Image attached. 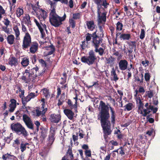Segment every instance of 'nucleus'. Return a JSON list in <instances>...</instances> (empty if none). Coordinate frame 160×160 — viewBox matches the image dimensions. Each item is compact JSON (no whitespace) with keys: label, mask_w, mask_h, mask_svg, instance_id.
I'll use <instances>...</instances> for the list:
<instances>
[{"label":"nucleus","mask_w":160,"mask_h":160,"mask_svg":"<svg viewBox=\"0 0 160 160\" xmlns=\"http://www.w3.org/2000/svg\"><path fill=\"white\" fill-rule=\"evenodd\" d=\"M99 108L100 110L98 118L100 120L105 141L107 143L108 136L112 132L111 124L113 127L114 126L116 115L114 108L109 104L106 105L102 101L100 102Z\"/></svg>","instance_id":"obj_1"},{"label":"nucleus","mask_w":160,"mask_h":160,"mask_svg":"<svg viewBox=\"0 0 160 160\" xmlns=\"http://www.w3.org/2000/svg\"><path fill=\"white\" fill-rule=\"evenodd\" d=\"M11 127L12 130L18 135L24 137L28 136V132L20 123H13L11 125Z\"/></svg>","instance_id":"obj_2"},{"label":"nucleus","mask_w":160,"mask_h":160,"mask_svg":"<svg viewBox=\"0 0 160 160\" xmlns=\"http://www.w3.org/2000/svg\"><path fill=\"white\" fill-rule=\"evenodd\" d=\"M88 56H82L81 58V61L83 63L87 64L89 65L93 64L97 59L95 52L92 50H90L88 52Z\"/></svg>","instance_id":"obj_3"},{"label":"nucleus","mask_w":160,"mask_h":160,"mask_svg":"<svg viewBox=\"0 0 160 160\" xmlns=\"http://www.w3.org/2000/svg\"><path fill=\"white\" fill-rule=\"evenodd\" d=\"M66 17L65 13L62 17H60L58 15L53 16L52 17L49 18V21L52 26L55 27H58L62 24V22L65 20Z\"/></svg>","instance_id":"obj_4"},{"label":"nucleus","mask_w":160,"mask_h":160,"mask_svg":"<svg viewBox=\"0 0 160 160\" xmlns=\"http://www.w3.org/2000/svg\"><path fill=\"white\" fill-rule=\"evenodd\" d=\"M103 40H94L93 41V44L92 47L95 48L94 52L98 53L100 56L103 55L104 52V49L102 47L99 48L101 45L102 46L103 44Z\"/></svg>","instance_id":"obj_5"},{"label":"nucleus","mask_w":160,"mask_h":160,"mask_svg":"<svg viewBox=\"0 0 160 160\" xmlns=\"http://www.w3.org/2000/svg\"><path fill=\"white\" fill-rule=\"evenodd\" d=\"M32 43L31 35L28 32H26L23 38L22 45V48L24 50L28 49L31 45Z\"/></svg>","instance_id":"obj_6"},{"label":"nucleus","mask_w":160,"mask_h":160,"mask_svg":"<svg viewBox=\"0 0 160 160\" xmlns=\"http://www.w3.org/2000/svg\"><path fill=\"white\" fill-rule=\"evenodd\" d=\"M22 75L21 79L26 83L30 82L31 80V78H33V77L29 70L25 69L24 71L22 72Z\"/></svg>","instance_id":"obj_7"},{"label":"nucleus","mask_w":160,"mask_h":160,"mask_svg":"<svg viewBox=\"0 0 160 160\" xmlns=\"http://www.w3.org/2000/svg\"><path fill=\"white\" fill-rule=\"evenodd\" d=\"M38 93V91H36V93L30 92L28 94L26 97L24 96L22 100V103L23 105L25 106L26 105V103L30 101L31 99L34 98L36 97L38 95V94H37Z\"/></svg>","instance_id":"obj_8"},{"label":"nucleus","mask_w":160,"mask_h":160,"mask_svg":"<svg viewBox=\"0 0 160 160\" xmlns=\"http://www.w3.org/2000/svg\"><path fill=\"white\" fill-rule=\"evenodd\" d=\"M158 108H154L153 106L151 105L150 103L148 107H146V108L143 109V114H142L144 117H146L147 115L150 113L151 111H152L153 113H155L158 111Z\"/></svg>","instance_id":"obj_9"},{"label":"nucleus","mask_w":160,"mask_h":160,"mask_svg":"<svg viewBox=\"0 0 160 160\" xmlns=\"http://www.w3.org/2000/svg\"><path fill=\"white\" fill-rule=\"evenodd\" d=\"M49 134L48 136V145L51 146L54 142L55 138L54 136L55 134V128L54 127H51L50 129Z\"/></svg>","instance_id":"obj_10"},{"label":"nucleus","mask_w":160,"mask_h":160,"mask_svg":"<svg viewBox=\"0 0 160 160\" xmlns=\"http://www.w3.org/2000/svg\"><path fill=\"white\" fill-rule=\"evenodd\" d=\"M98 14V21L99 23H102L103 22L104 23L106 21V15L107 12L106 11L101 13V12L97 13Z\"/></svg>","instance_id":"obj_11"},{"label":"nucleus","mask_w":160,"mask_h":160,"mask_svg":"<svg viewBox=\"0 0 160 160\" xmlns=\"http://www.w3.org/2000/svg\"><path fill=\"white\" fill-rule=\"evenodd\" d=\"M117 37L118 36L121 40H128L131 38V35L129 33H121L116 32Z\"/></svg>","instance_id":"obj_12"},{"label":"nucleus","mask_w":160,"mask_h":160,"mask_svg":"<svg viewBox=\"0 0 160 160\" xmlns=\"http://www.w3.org/2000/svg\"><path fill=\"white\" fill-rule=\"evenodd\" d=\"M99 32L97 34H96L95 36L93 38V40H103L104 37L103 30L102 27V26H99Z\"/></svg>","instance_id":"obj_13"},{"label":"nucleus","mask_w":160,"mask_h":160,"mask_svg":"<svg viewBox=\"0 0 160 160\" xmlns=\"http://www.w3.org/2000/svg\"><path fill=\"white\" fill-rule=\"evenodd\" d=\"M128 65V62L125 59L121 60L118 63L119 68L122 71H124L127 69Z\"/></svg>","instance_id":"obj_14"},{"label":"nucleus","mask_w":160,"mask_h":160,"mask_svg":"<svg viewBox=\"0 0 160 160\" xmlns=\"http://www.w3.org/2000/svg\"><path fill=\"white\" fill-rule=\"evenodd\" d=\"M69 109H65L63 110V112L64 114L68 118L72 120L73 118L74 113L71 110Z\"/></svg>","instance_id":"obj_15"},{"label":"nucleus","mask_w":160,"mask_h":160,"mask_svg":"<svg viewBox=\"0 0 160 160\" xmlns=\"http://www.w3.org/2000/svg\"><path fill=\"white\" fill-rule=\"evenodd\" d=\"M38 44L36 42H32L30 45L29 48V51L32 54L35 53L38 50Z\"/></svg>","instance_id":"obj_16"},{"label":"nucleus","mask_w":160,"mask_h":160,"mask_svg":"<svg viewBox=\"0 0 160 160\" xmlns=\"http://www.w3.org/2000/svg\"><path fill=\"white\" fill-rule=\"evenodd\" d=\"M61 116L59 114H51L50 118L51 121L52 122L58 123L61 120Z\"/></svg>","instance_id":"obj_17"},{"label":"nucleus","mask_w":160,"mask_h":160,"mask_svg":"<svg viewBox=\"0 0 160 160\" xmlns=\"http://www.w3.org/2000/svg\"><path fill=\"white\" fill-rule=\"evenodd\" d=\"M16 87L18 89L16 91V93L18 94L19 92H21V93L19 95V97L21 98L22 100L23 97H24L25 92L24 90H22V86L21 84H17L16 85Z\"/></svg>","instance_id":"obj_18"},{"label":"nucleus","mask_w":160,"mask_h":160,"mask_svg":"<svg viewBox=\"0 0 160 160\" xmlns=\"http://www.w3.org/2000/svg\"><path fill=\"white\" fill-rule=\"evenodd\" d=\"M33 78L37 77L41 75L40 72H39V68L38 67L36 66L35 67H34L32 69L31 71H30Z\"/></svg>","instance_id":"obj_19"},{"label":"nucleus","mask_w":160,"mask_h":160,"mask_svg":"<svg viewBox=\"0 0 160 160\" xmlns=\"http://www.w3.org/2000/svg\"><path fill=\"white\" fill-rule=\"evenodd\" d=\"M11 103L9 105L10 109L9 111L10 112H12L14 111L15 108H16L17 106L16 101L14 99H12L10 101Z\"/></svg>","instance_id":"obj_20"},{"label":"nucleus","mask_w":160,"mask_h":160,"mask_svg":"<svg viewBox=\"0 0 160 160\" xmlns=\"http://www.w3.org/2000/svg\"><path fill=\"white\" fill-rule=\"evenodd\" d=\"M8 60V64L11 67L13 66H16L18 64V59L15 57H11L9 58Z\"/></svg>","instance_id":"obj_21"},{"label":"nucleus","mask_w":160,"mask_h":160,"mask_svg":"<svg viewBox=\"0 0 160 160\" xmlns=\"http://www.w3.org/2000/svg\"><path fill=\"white\" fill-rule=\"evenodd\" d=\"M2 158L5 160H18L16 157L8 154L3 155Z\"/></svg>","instance_id":"obj_22"},{"label":"nucleus","mask_w":160,"mask_h":160,"mask_svg":"<svg viewBox=\"0 0 160 160\" xmlns=\"http://www.w3.org/2000/svg\"><path fill=\"white\" fill-rule=\"evenodd\" d=\"M95 35H96V32H94L92 34H91L89 32H88L86 37V40L87 42L90 41L92 37V40L91 41L92 45V46H93V41L94 40L93 39V38L95 36Z\"/></svg>","instance_id":"obj_23"},{"label":"nucleus","mask_w":160,"mask_h":160,"mask_svg":"<svg viewBox=\"0 0 160 160\" xmlns=\"http://www.w3.org/2000/svg\"><path fill=\"white\" fill-rule=\"evenodd\" d=\"M88 29L90 30H92L95 28V25L93 20L87 21L86 22Z\"/></svg>","instance_id":"obj_24"},{"label":"nucleus","mask_w":160,"mask_h":160,"mask_svg":"<svg viewBox=\"0 0 160 160\" xmlns=\"http://www.w3.org/2000/svg\"><path fill=\"white\" fill-rule=\"evenodd\" d=\"M67 103L68 107L70 108L71 109H72L74 108L76 112H78L77 105H76V106H75V103L74 104H73L72 102L70 99H68L67 101Z\"/></svg>","instance_id":"obj_25"},{"label":"nucleus","mask_w":160,"mask_h":160,"mask_svg":"<svg viewBox=\"0 0 160 160\" xmlns=\"http://www.w3.org/2000/svg\"><path fill=\"white\" fill-rule=\"evenodd\" d=\"M29 61L28 57H25L22 58L21 63L23 67H26L29 64Z\"/></svg>","instance_id":"obj_26"},{"label":"nucleus","mask_w":160,"mask_h":160,"mask_svg":"<svg viewBox=\"0 0 160 160\" xmlns=\"http://www.w3.org/2000/svg\"><path fill=\"white\" fill-rule=\"evenodd\" d=\"M14 39L15 37L14 35L12 34L8 35L7 38V42L10 45H12L13 44Z\"/></svg>","instance_id":"obj_27"},{"label":"nucleus","mask_w":160,"mask_h":160,"mask_svg":"<svg viewBox=\"0 0 160 160\" xmlns=\"http://www.w3.org/2000/svg\"><path fill=\"white\" fill-rule=\"evenodd\" d=\"M95 3L97 5V12L98 13V12H101V11H102V10L103 11H105V9L104 8L102 7V4H100V2L102 1H95Z\"/></svg>","instance_id":"obj_28"},{"label":"nucleus","mask_w":160,"mask_h":160,"mask_svg":"<svg viewBox=\"0 0 160 160\" xmlns=\"http://www.w3.org/2000/svg\"><path fill=\"white\" fill-rule=\"evenodd\" d=\"M111 75L113 76V80L115 82H116L119 79L116 74V71L114 70V68L112 69L111 72Z\"/></svg>","instance_id":"obj_29"},{"label":"nucleus","mask_w":160,"mask_h":160,"mask_svg":"<svg viewBox=\"0 0 160 160\" xmlns=\"http://www.w3.org/2000/svg\"><path fill=\"white\" fill-rule=\"evenodd\" d=\"M143 80V76L142 73L140 74L138 76H137L135 78V81L140 82V83H142Z\"/></svg>","instance_id":"obj_30"},{"label":"nucleus","mask_w":160,"mask_h":160,"mask_svg":"<svg viewBox=\"0 0 160 160\" xmlns=\"http://www.w3.org/2000/svg\"><path fill=\"white\" fill-rule=\"evenodd\" d=\"M48 48H50L51 50L48 52L46 55V56L50 55L52 54L55 51V48L54 46L52 44L51 45L48 47Z\"/></svg>","instance_id":"obj_31"},{"label":"nucleus","mask_w":160,"mask_h":160,"mask_svg":"<svg viewBox=\"0 0 160 160\" xmlns=\"http://www.w3.org/2000/svg\"><path fill=\"white\" fill-rule=\"evenodd\" d=\"M22 142L20 146V149L22 152H23L26 149V146L27 145H29V143L27 142L23 143Z\"/></svg>","instance_id":"obj_32"},{"label":"nucleus","mask_w":160,"mask_h":160,"mask_svg":"<svg viewBox=\"0 0 160 160\" xmlns=\"http://www.w3.org/2000/svg\"><path fill=\"white\" fill-rule=\"evenodd\" d=\"M65 98V96L63 93V94H62L60 99L58 100V102L57 104V105L58 106H60L62 105L63 102H64V98Z\"/></svg>","instance_id":"obj_33"},{"label":"nucleus","mask_w":160,"mask_h":160,"mask_svg":"<svg viewBox=\"0 0 160 160\" xmlns=\"http://www.w3.org/2000/svg\"><path fill=\"white\" fill-rule=\"evenodd\" d=\"M39 11L40 12V15L41 17L43 18V20H45L47 17V12L44 10L42 9H39Z\"/></svg>","instance_id":"obj_34"},{"label":"nucleus","mask_w":160,"mask_h":160,"mask_svg":"<svg viewBox=\"0 0 160 160\" xmlns=\"http://www.w3.org/2000/svg\"><path fill=\"white\" fill-rule=\"evenodd\" d=\"M58 1H48V3L50 5L51 8L52 9H55L57 5V3Z\"/></svg>","instance_id":"obj_35"},{"label":"nucleus","mask_w":160,"mask_h":160,"mask_svg":"<svg viewBox=\"0 0 160 160\" xmlns=\"http://www.w3.org/2000/svg\"><path fill=\"white\" fill-rule=\"evenodd\" d=\"M123 25L120 22H118L116 24V32L122 30Z\"/></svg>","instance_id":"obj_36"},{"label":"nucleus","mask_w":160,"mask_h":160,"mask_svg":"<svg viewBox=\"0 0 160 160\" xmlns=\"http://www.w3.org/2000/svg\"><path fill=\"white\" fill-rule=\"evenodd\" d=\"M143 104L142 102L141 101H140L139 104L138 106V112L141 114H143Z\"/></svg>","instance_id":"obj_37"},{"label":"nucleus","mask_w":160,"mask_h":160,"mask_svg":"<svg viewBox=\"0 0 160 160\" xmlns=\"http://www.w3.org/2000/svg\"><path fill=\"white\" fill-rule=\"evenodd\" d=\"M22 119L25 124L31 121L30 118L26 114H24L22 116Z\"/></svg>","instance_id":"obj_38"},{"label":"nucleus","mask_w":160,"mask_h":160,"mask_svg":"<svg viewBox=\"0 0 160 160\" xmlns=\"http://www.w3.org/2000/svg\"><path fill=\"white\" fill-rule=\"evenodd\" d=\"M133 107V104L131 103H128L124 106L125 109H126L128 111H130L132 110Z\"/></svg>","instance_id":"obj_39"},{"label":"nucleus","mask_w":160,"mask_h":160,"mask_svg":"<svg viewBox=\"0 0 160 160\" xmlns=\"http://www.w3.org/2000/svg\"><path fill=\"white\" fill-rule=\"evenodd\" d=\"M13 30L15 33V36L17 38L19 37L20 35V33L19 31V28L17 25L15 26L13 28Z\"/></svg>","instance_id":"obj_40"},{"label":"nucleus","mask_w":160,"mask_h":160,"mask_svg":"<svg viewBox=\"0 0 160 160\" xmlns=\"http://www.w3.org/2000/svg\"><path fill=\"white\" fill-rule=\"evenodd\" d=\"M115 58L113 57L112 56H111L109 58H106V60L107 61V63L108 64H113V62L115 61Z\"/></svg>","instance_id":"obj_41"},{"label":"nucleus","mask_w":160,"mask_h":160,"mask_svg":"<svg viewBox=\"0 0 160 160\" xmlns=\"http://www.w3.org/2000/svg\"><path fill=\"white\" fill-rule=\"evenodd\" d=\"M128 43L130 49L133 50L134 48H135V49L136 46L135 41H131Z\"/></svg>","instance_id":"obj_42"},{"label":"nucleus","mask_w":160,"mask_h":160,"mask_svg":"<svg viewBox=\"0 0 160 160\" xmlns=\"http://www.w3.org/2000/svg\"><path fill=\"white\" fill-rule=\"evenodd\" d=\"M23 9L20 8H18L17 10V16L18 17H20L23 14Z\"/></svg>","instance_id":"obj_43"},{"label":"nucleus","mask_w":160,"mask_h":160,"mask_svg":"<svg viewBox=\"0 0 160 160\" xmlns=\"http://www.w3.org/2000/svg\"><path fill=\"white\" fill-rule=\"evenodd\" d=\"M69 23L71 27L74 28L76 26V23L75 21L72 18L70 19L69 21Z\"/></svg>","instance_id":"obj_44"},{"label":"nucleus","mask_w":160,"mask_h":160,"mask_svg":"<svg viewBox=\"0 0 160 160\" xmlns=\"http://www.w3.org/2000/svg\"><path fill=\"white\" fill-rule=\"evenodd\" d=\"M81 16L80 13H75L73 14V19H79Z\"/></svg>","instance_id":"obj_45"},{"label":"nucleus","mask_w":160,"mask_h":160,"mask_svg":"<svg viewBox=\"0 0 160 160\" xmlns=\"http://www.w3.org/2000/svg\"><path fill=\"white\" fill-rule=\"evenodd\" d=\"M42 90L43 93V94L45 97L47 98L48 96H50L49 90L48 89L46 88H44Z\"/></svg>","instance_id":"obj_46"},{"label":"nucleus","mask_w":160,"mask_h":160,"mask_svg":"<svg viewBox=\"0 0 160 160\" xmlns=\"http://www.w3.org/2000/svg\"><path fill=\"white\" fill-rule=\"evenodd\" d=\"M30 19V18L29 15L28 14L26 15L24 19V21L26 24H30L31 22Z\"/></svg>","instance_id":"obj_47"},{"label":"nucleus","mask_w":160,"mask_h":160,"mask_svg":"<svg viewBox=\"0 0 160 160\" xmlns=\"http://www.w3.org/2000/svg\"><path fill=\"white\" fill-rule=\"evenodd\" d=\"M28 128L31 129H33V124L31 121H30L25 124Z\"/></svg>","instance_id":"obj_48"},{"label":"nucleus","mask_w":160,"mask_h":160,"mask_svg":"<svg viewBox=\"0 0 160 160\" xmlns=\"http://www.w3.org/2000/svg\"><path fill=\"white\" fill-rule=\"evenodd\" d=\"M67 153L70 156L71 160H72L73 159V156L72 153V151L71 149L69 148L68 150Z\"/></svg>","instance_id":"obj_49"},{"label":"nucleus","mask_w":160,"mask_h":160,"mask_svg":"<svg viewBox=\"0 0 160 160\" xmlns=\"http://www.w3.org/2000/svg\"><path fill=\"white\" fill-rule=\"evenodd\" d=\"M8 26H3L2 27V30L4 31L6 33L9 34L10 33L9 28H8Z\"/></svg>","instance_id":"obj_50"},{"label":"nucleus","mask_w":160,"mask_h":160,"mask_svg":"<svg viewBox=\"0 0 160 160\" xmlns=\"http://www.w3.org/2000/svg\"><path fill=\"white\" fill-rule=\"evenodd\" d=\"M147 95L149 98H151L153 96V92L152 90L148 91L146 92Z\"/></svg>","instance_id":"obj_51"},{"label":"nucleus","mask_w":160,"mask_h":160,"mask_svg":"<svg viewBox=\"0 0 160 160\" xmlns=\"http://www.w3.org/2000/svg\"><path fill=\"white\" fill-rule=\"evenodd\" d=\"M150 74L149 72L146 73L144 75L145 80L147 81H149L150 78Z\"/></svg>","instance_id":"obj_52"},{"label":"nucleus","mask_w":160,"mask_h":160,"mask_svg":"<svg viewBox=\"0 0 160 160\" xmlns=\"http://www.w3.org/2000/svg\"><path fill=\"white\" fill-rule=\"evenodd\" d=\"M58 15L56 13L55 9H52L50 13L49 18L52 17V16H56Z\"/></svg>","instance_id":"obj_53"},{"label":"nucleus","mask_w":160,"mask_h":160,"mask_svg":"<svg viewBox=\"0 0 160 160\" xmlns=\"http://www.w3.org/2000/svg\"><path fill=\"white\" fill-rule=\"evenodd\" d=\"M4 20L5 21H3L4 24L6 26H8L10 23V21L7 18H4Z\"/></svg>","instance_id":"obj_54"},{"label":"nucleus","mask_w":160,"mask_h":160,"mask_svg":"<svg viewBox=\"0 0 160 160\" xmlns=\"http://www.w3.org/2000/svg\"><path fill=\"white\" fill-rule=\"evenodd\" d=\"M85 155L86 156L90 157L91 156V152L90 150H86L85 153Z\"/></svg>","instance_id":"obj_55"},{"label":"nucleus","mask_w":160,"mask_h":160,"mask_svg":"<svg viewBox=\"0 0 160 160\" xmlns=\"http://www.w3.org/2000/svg\"><path fill=\"white\" fill-rule=\"evenodd\" d=\"M145 31L144 29H142L141 30L140 38L141 39H143L145 37Z\"/></svg>","instance_id":"obj_56"},{"label":"nucleus","mask_w":160,"mask_h":160,"mask_svg":"<svg viewBox=\"0 0 160 160\" xmlns=\"http://www.w3.org/2000/svg\"><path fill=\"white\" fill-rule=\"evenodd\" d=\"M109 30L111 32V35L112 37L114 36V33L115 31V28L113 26H110L109 27Z\"/></svg>","instance_id":"obj_57"},{"label":"nucleus","mask_w":160,"mask_h":160,"mask_svg":"<svg viewBox=\"0 0 160 160\" xmlns=\"http://www.w3.org/2000/svg\"><path fill=\"white\" fill-rule=\"evenodd\" d=\"M42 107L41 108H42V109H44L42 111V114L44 115V114L47 111V108H46L44 109V107H45V103H42Z\"/></svg>","instance_id":"obj_58"},{"label":"nucleus","mask_w":160,"mask_h":160,"mask_svg":"<svg viewBox=\"0 0 160 160\" xmlns=\"http://www.w3.org/2000/svg\"><path fill=\"white\" fill-rule=\"evenodd\" d=\"M111 143L112 145L114 146H117L118 145V143L116 141H114L113 140H112L110 141V142H109V145Z\"/></svg>","instance_id":"obj_59"},{"label":"nucleus","mask_w":160,"mask_h":160,"mask_svg":"<svg viewBox=\"0 0 160 160\" xmlns=\"http://www.w3.org/2000/svg\"><path fill=\"white\" fill-rule=\"evenodd\" d=\"M21 25L22 26V32H24L25 34L26 32H28L26 26L24 25V24L23 23H21Z\"/></svg>","instance_id":"obj_60"},{"label":"nucleus","mask_w":160,"mask_h":160,"mask_svg":"<svg viewBox=\"0 0 160 160\" xmlns=\"http://www.w3.org/2000/svg\"><path fill=\"white\" fill-rule=\"evenodd\" d=\"M98 81L97 82H93V84L92 85L89 86V88H91L93 86H94L95 88H98V87L99 84L98 83Z\"/></svg>","instance_id":"obj_61"},{"label":"nucleus","mask_w":160,"mask_h":160,"mask_svg":"<svg viewBox=\"0 0 160 160\" xmlns=\"http://www.w3.org/2000/svg\"><path fill=\"white\" fill-rule=\"evenodd\" d=\"M46 137V133L43 131L41 132V134L40 136V138L43 139H45Z\"/></svg>","instance_id":"obj_62"},{"label":"nucleus","mask_w":160,"mask_h":160,"mask_svg":"<svg viewBox=\"0 0 160 160\" xmlns=\"http://www.w3.org/2000/svg\"><path fill=\"white\" fill-rule=\"evenodd\" d=\"M37 26L38 27L40 32L41 33L42 35L43 34H44V31L43 28H42L40 24Z\"/></svg>","instance_id":"obj_63"},{"label":"nucleus","mask_w":160,"mask_h":160,"mask_svg":"<svg viewBox=\"0 0 160 160\" xmlns=\"http://www.w3.org/2000/svg\"><path fill=\"white\" fill-rule=\"evenodd\" d=\"M40 63L42 64V65L46 66L47 65L46 62L42 59H39L38 60Z\"/></svg>","instance_id":"obj_64"}]
</instances>
